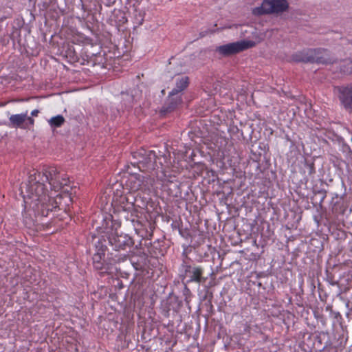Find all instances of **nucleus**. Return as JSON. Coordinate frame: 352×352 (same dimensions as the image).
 I'll return each mask as SVG.
<instances>
[{"instance_id": "6e6552de", "label": "nucleus", "mask_w": 352, "mask_h": 352, "mask_svg": "<svg viewBox=\"0 0 352 352\" xmlns=\"http://www.w3.org/2000/svg\"><path fill=\"white\" fill-rule=\"evenodd\" d=\"M109 243L115 250L124 249L126 246L132 244V239L127 234H120L118 232H111L109 236Z\"/></svg>"}, {"instance_id": "9b49d317", "label": "nucleus", "mask_w": 352, "mask_h": 352, "mask_svg": "<svg viewBox=\"0 0 352 352\" xmlns=\"http://www.w3.org/2000/svg\"><path fill=\"white\" fill-rule=\"evenodd\" d=\"M186 272L190 274V281H195L197 283H200L201 280V275L203 274V270L201 267H193L190 268L189 267V270H186Z\"/></svg>"}, {"instance_id": "f3484780", "label": "nucleus", "mask_w": 352, "mask_h": 352, "mask_svg": "<svg viewBox=\"0 0 352 352\" xmlns=\"http://www.w3.org/2000/svg\"><path fill=\"white\" fill-rule=\"evenodd\" d=\"M38 113V110H34L31 113L32 116H37Z\"/></svg>"}, {"instance_id": "ddd939ff", "label": "nucleus", "mask_w": 352, "mask_h": 352, "mask_svg": "<svg viewBox=\"0 0 352 352\" xmlns=\"http://www.w3.org/2000/svg\"><path fill=\"white\" fill-rule=\"evenodd\" d=\"M64 122L65 118L60 115L52 117L48 121L52 127H59L64 123Z\"/></svg>"}, {"instance_id": "6ab92c4d", "label": "nucleus", "mask_w": 352, "mask_h": 352, "mask_svg": "<svg viewBox=\"0 0 352 352\" xmlns=\"http://www.w3.org/2000/svg\"><path fill=\"white\" fill-rule=\"evenodd\" d=\"M125 199H126V197H122H122H120V201H121V202H123V201H124V200H125Z\"/></svg>"}, {"instance_id": "423d86ee", "label": "nucleus", "mask_w": 352, "mask_h": 352, "mask_svg": "<svg viewBox=\"0 0 352 352\" xmlns=\"http://www.w3.org/2000/svg\"><path fill=\"white\" fill-rule=\"evenodd\" d=\"M134 157L138 160V163L146 170H153L156 167V155L153 151L141 150L135 153Z\"/></svg>"}, {"instance_id": "1a4fd4ad", "label": "nucleus", "mask_w": 352, "mask_h": 352, "mask_svg": "<svg viewBox=\"0 0 352 352\" xmlns=\"http://www.w3.org/2000/svg\"><path fill=\"white\" fill-rule=\"evenodd\" d=\"M334 91L338 94L342 104L346 109H351L352 107V85L336 87Z\"/></svg>"}, {"instance_id": "9d476101", "label": "nucleus", "mask_w": 352, "mask_h": 352, "mask_svg": "<svg viewBox=\"0 0 352 352\" xmlns=\"http://www.w3.org/2000/svg\"><path fill=\"white\" fill-rule=\"evenodd\" d=\"M28 118V113H21V114H14L12 115L9 120L10 122L11 125L13 127H19L21 129H25L26 126H25V122Z\"/></svg>"}, {"instance_id": "39448f33", "label": "nucleus", "mask_w": 352, "mask_h": 352, "mask_svg": "<svg viewBox=\"0 0 352 352\" xmlns=\"http://www.w3.org/2000/svg\"><path fill=\"white\" fill-rule=\"evenodd\" d=\"M188 85V78L187 76H182L177 78L176 87L172 90L168 96V102L170 103V109L175 108L182 101L181 96L179 94Z\"/></svg>"}, {"instance_id": "f8f14e48", "label": "nucleus", "mask_w": 352, "mask_h": 352, "mask_svg": "<svg viewBox=\"0 0 352 352\" xmlns=\"http://www.w3.org/2000/svg\"><path fill=\"white\" fill-rule=\"evenodd\" d=\"M104 258V253L103 250H101V252H98L96 254H94L93 256V261L95 267L98 269L102 268V261Z\"/></svg>"}, {"instance_id": "7ed1b4c3", "label": "nucleus", "mask_w": 352, "mask_h": 352, "mask_svg": "<svg viewBox=\"0 0 352 352\" xmlns=\"http://www.w3.org/2000/svg\"><path fill=\"white\" fill-rule=\"evenodd\" d=\"M288 8L286 0H265L259 7L254 8L252 12L255 15L283 12Z\"/></svg>"}, {"instance_id": "a211bd4d", "label": "nucleus", "mask_w": 352, "mask_h": 352, "mask_svg": "<svg viewBox=\"0 0 352 352\" xmlns=\"http://www.w3.org/2000/svg\"><path fill=\"white\" fill-rule=\"evenodd\" d=\"M297 57H298V55H296V57H295V58H294V59L296 61H297V60H296V59H307V57H306V58H297Z\"/></svg>"}, {"instance_id": "f03ea898", "label": "nucleus", "mask_w": 352, "mask_h": 352, "mask_svg": "<svg viewBox=\"0 0 352 352\" xmlns=\"http://www.w3.org/2000/svg\"><path fill=\"white\" fill-rule=\"evenodd\" d=\"M125 188L131 192L150 191L152 181L150 178L140 174H130L125 181Z\"/></svg>"}, {"instance_id": "2eb2a0df", "label": "nucleus", "mask_w": 352, "mask_h": 352, "mask_svg": "<svg viewBox=\"0 0 352 352\" xmlns=\"http://www.w3.org/2000/svg\"><path fill=\"white\" fill-rule=\"evenodd\" d=\"M133 204H132V203H130V204L128 205V206H126H126H121V207L122 208V209H123L124 210H129L130 208H133Z\"/></svg>"}, {"instance_id": "0eeeda50", "label": "nucleus", "mask_w": 352, "mask_h": 352, "mask_svg": "<svg viewBox=\"0 0 352 352\" xmlns=\"http://www.w3.org/2000/svg\"><path fill=\"white\" fill-rule=\"evenodd\" d=\"M296 60H302L303 62H316L319 63L327 64L333 62L329 56V53L327 50L318 49L309 52V56L307 59H296Z\"/></svg>"}, {"instance_id": "f257e3e1", "label": "nucleus", "mask_w": 352, "mask_h": 352, "mask_svg": "<svg viewBox=\"0 0 352 352\" xmlns=\"http://www.w3.org/2000/svg\"><path fill=\"white\" fill-rule=\"evenodd\" d=\"M69 177L56 167L30 173L28 183L21 187L25 207L45 215L56 208L66 210L72 203Z\"/></svg>"}, {"instance_id": "dca6fc26", "label": "nucleus", "mask_w": 352, "mask_h": 352, "mask_svg": "<svg viewBox=\"0 0 352 352\" xmlns=\"http://www.w3.org/2000/svg\"><path fill=\"white\" fill-rule=\"evenodd\" d=\"M26 121H28L32 125L34 124V119H32L31 117H29L28 116Z\"/></svg>"}, {"instance_id": "20e7f679", "label": "nucleus", "mask_w": 352, "mask_h": 352, "mask_svg": "<svg viewBox=\"0 0 352 352\" xmlns=\"http://www.w3.org/2000/svg\"><path fill=\"white\" fill-rule=\"evenodd\" d=\"M255 42L243 40L217 47L215 51L223 56H229L255 46Z\"/></svg>"}, {"instance_id": "4468645a", "label": "nucleus", "mask_w": 352, "mask_h": 352, "mask_svg": "<svg viewBox=\"0 0 352 352\" xmlns=\"http://www.w3.org/2000/svg\"><path fill=\"white\" fill-rule=\"evenodd\" d=\"M343 71L349 74L352 73V60L348 61L346 65H344Z\"/></svg>"}]
</instances>
